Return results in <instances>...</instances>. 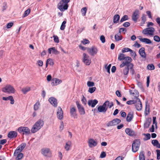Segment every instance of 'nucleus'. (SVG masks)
Masks as SVG:
<instances>
[{"label":"nucleus","instance_id":"nucleus-1","mask_svg":"<svg viewBox=\"0 0 160 160\" xmlns=\"http://www.w3.org/2000/svg\"><path fill=\"white\" fill-rule=\"evenodd\" d=\"M70 0H60L57 4V8L61 12H64L67 10L68 7V3Z\"/></svg>","mask_w":160,"mask_h":160},{"label":"nucleus","instance_id":"nucleus-2","mask_svg":"<svg viewBox=\"0 0 160 160\" xmlns=\"http://www.w3.org/2000/svg\"><path fill=\"white\" fill-rule=\"evenodd\" d=\"M44 124L43 121L41 119H39L37 121L33 126L31 129V132L34 133L38 131L43 126Z\"/></svg>","mask_w":160,"mask_h":160},{"label":"nucleus","instance_id":"nucleus-3","mask_svg":"<svg viewBox=\"0 0 160 160\" xmlns=\"http://www.w3.org/2000/svg\"><path fill=\"white\" fill-rule=\"evenodd\" d=\"M140 145V141L139 139L134 140L132 144V151L135 152L138 150Z\"/></svg>","mask_w":160,"mask_h":160},{"label":"nucleus","instance_id":"nucleus-4","mask_svg":"<svg viewBox=\"0 0 160 160\" xmlns=\"http://www.w3.org/2000/svg\"><path fill=\"white\" fill-rule=\"evenodd\" d=\"M155 31L154 28H148L144 29L142 31V33L144 35L152 36L154 35Z\"/></svg>","mask_w":160,"mask_h":160},{"label":"nucleus","instance_id":"nucleus-5","mask_svg":"<svg viewBox=\"0 0 160 160\" xmlns=\"http://www.w3.org/2000/svg\"><path fill=\"white\" fill-rule=\"evenodd\" d=\"M2 90L3 92L8 93H13L15 91L14 88L10 84L6 85L2 88Z\"/></svg>","mask_w":160,"mask_h":160},{"label":"nucleus","instance_id":"nucleus-6","mask_svg":"<svg viewBox=\"0 0 160 160\" xmlns=\"http://www.w3.org/2000/svg\"><path fill=\"white\" fill-rule=\"evenodd\" d=\"M108 101L105 102L102 105H100L98 108V111L99 112L105 113L108 110L107 106L108 105Z\"/></svg>","mask_w":160,"mask_h":160},{"label":"nucleus","instance_id":"nucleus-7","mask_svg":"<svg viewBox=\"0 0 160 160\" xmlns=\"http://www.w3.org/2000/svg\"><path fill=\"white\" fill-rule=\"evenodd\" d=\"M18 131L20 133L22 132L23 135H28L30 133V129L27 127H20L18 128Z\"/></svg>","mask_w":160,"mask_h":160},{"label":"nucleus","instance_id":"nucleus-8","mask_svg":"<svg viewBox=\"0 0 160 160\" xmlns=\"http://www.w3.org/2000/svg\"><path fill=\"white\" fill-rule=\"evenodd\" d=\"M41 153L44 156L50 157L51 156L52 153L48 148H44L41 150Z\"/></svg>","mask_w":160,"mask_h":160},{"label":"nucleus","instance_id":"nucleus-9","mask_svg":"<svg viewBox=\"0 0 160 160\" xmlns=\"http://www.w3.org/2000/svg\"><path fill=\"white\" fill-rule=\"evenodd\" d=\"M82 61L86 65H89L91 63V60L89 57L85 53L83 54Z\"/></svg>","mask_w":160,"mask_h":160},{"label":"nucleus","instance_id":"nucleus-10","mask_svg":"<svg viewBox=\"0 0 160 160\" xmlns=\"http://www.w3.org/2000/svg\"><path fill=\"white\" fill-rule=\"evenodd\" d=\"M87 51L89 54L92 56L96 54L98 52V49L94 46L92 47L91 48H88Z\"/></svg>","mask_w":160,"mask_h":160},{"label":"nucleus","instance_id":"nucleus-11","mask_svg":"<svg viewBox=\"0 0 160 160\" xmlns=\"http://www.w3.org/2000/svg\"><path fill=\"white\" fill-rule=\"evenodd\" d=\"M139 12L138 9H136L133 12L132 16V19L135 22L137 21V20L139 17Z\"/></svg>","mask_w":160,"mask_h":160},{"label":"nucleus","instance_id":"nucleus-12","mask_svg":"<svg viewBox=\"0 0 160 160\" xmlns=\"http://www.w3.org/2000/svg\"><path fill=\"white\" fill-rule=\"evenodd\" d=\"M121 121L120 119L118 118H115L108 122L107 123V125L108 127L116 125L120 123Z\"/></svg>","mask_w":160,"mask_h":160},{"label":"nucleus","instance_id":"nucleus-13","mask_svg":"<svg viewBox=\"0 0 160 160\" xmlns=\"http://www.w3.org/2000/svg\"><path fill=\"white\" fill-rule=\"evenodd\" d=\"M76 104L80 114L81 115L84 114L85 113L84 109L80 104L79 102L76 101Z\"/></svg>","mask_w":160,"mask_h":160},{"label":"nucleus","instance_id":"nucleus-14","mask_svg":"<svg viewBox=\"0 0 160 160\" xmlns=\"http://www.w3.org/2000/svg\"><path fill=\"white\" fill-rule=\"evenodd\" d=\"M57 116L60 120H62L63 118V112L60 107H58L57 111Z\"/></svg>","mask_w":160,"mask_h":160},{"label":"nucleus","instance_id":"nucleus-15","mask_svg":"<svg viewBox=\"0 0 160 160\" xmlns=\"http://www.w3.org/2000/svg\"><path fill=\"white\" fill-rule=\"evenodd\" d=\"M76 109L75 107L70 108V113L71 115L74 118H77V114L76 113Z\"/></svg>","mask_w":160,"mask_h":160},{"label":"nucleus","instance_id":"nucleus-16","mask_svg":"<svg viewBox=\"0 0 160 160\" xmlns=\"http://www.w3.org/2000/svg\"><path fill=\"white\" fill-rule=\"evenodd\" d=\"M138 101H136L135 106L137 110L140 111L142 109V105L140 99H137Z\"/></svg>","mask_w":160,"mask_h":160},{"label":"nucleus","instance_id":"nucleus-17","mask_svg":"<svg viewBox=\"0 0 160 160\" xmlns=\"http://www.w3.org/2000/svg\"><path fill=\"white\" fill-rule=\"evenodd\" d=\"M88 146L90 148L96 146L97 144V142L94 139H90L88 141Z\"/></svg>","mask_w":160,"mask_h":160},{"label":"nucleus","instance_id":"nucleus-18","mask_svg":"<svg viewBox=\"0 0 160 160\" xmlns=\"http://www.w3.org/2000/svg\"><path fill=\"white\" fill-rule=\"evenodd\" d=\"M52 85L54 86L61 83L62 82V81L58 78H54L52 79Z\"/></svg>","mask_w":160,"mask_h":160},{"label":"nucleus","instance_id":"nucleus-19","mask_svg":"<svg viewBox=\"0 0 160 160\" xmlns=\"http://www.w3.org/2000/svg\"><path fill=\"white\" fill-rule=\"evenodd\" d=\"M98 102V101L96 99H94V100H89L88 101V104L89 106L93 108Z\"/></svg>","mask_w":160,"mask_h":160},{"label":"nucleus","instance_id":"nucleus-20","mask_svg":"<svg viewBox=\"0 0 160 160\" xmlns=\"http://www.w3.org/2000/svg\"><path fill=\"white\" fill-rule=\"evenodd\" d=\"M129 67L130 69H132L133 68V65L132 63H130L128 65L127 67H125L123 70V74L125 75H127L128 73Z\"/></svg>","mask_w":160,"mask_h":160},{"label":"nucleus","instance_id":"nucleus-21","mask_svg":"<svg viewBox=\"0 0 160 160\" xmlns=\"http://www.w3.org/2000/svg\"><path fill=\"white\" fill-rule=\"evenodd\" d=\"M49 101L53 106L57 107V99L51 97L48 99Z\"/></svg>","mask_w":160,"mask_h":160},{"label":"nucleus","instance_id":"nucleus-22","mask_svg":"<svg viewBox=\"0 0 160 160\" xmlns=\"http://www.w3.org/2000/svg\"><path fill=\"white\" fill-rule=\"evenodd\" d=\"M18 135L17 132L14 131H11L10 132L8 135V137L10 138H16Z\"/></svg>","mask_w":160,"mask_h":160},{"label":"nucleus","instance_id":"nucleus-23","mask_svg":"<svg viewBox=\"0 0 160 160\" xmlns=\"http://www.w3.org/2000/svg\"><path fill=\"white\" fill-rule=\"evenodd\" d=\"M126 133L129 136H132L135 135L134 131L129 128H127L125 129Z\"/></svg>","mask_w":160,"mask_h":160},{"label":"nucleus","instance_id":"nucleus-24","mask_svg":"<svg viewBox=\"0 0 160 160\" xmlns=\"http://www.w3.org/2000/svg\"><path fill=\"white\" fill-rule=\"evenodd\" d=\"M141 36H139L138 37L140 41L142 42H145L147 44H150L151 43V41L149 39L147 38H141Z\"/></svg>","mask_w":160,"mask_h":160},{"label":"nucleus","instance_id":"nucleus-25","mask_svg":"<svg viewBox=\"0 0 160 160\" xmlns=\"http://www.w3.org/2000/svg\"><path fill=\"white\" fill-rule=\"evenodd\" d=\"M133 116V112H128L126 118V120L128 122H130L132 119Z\"/></svg>","mask_w":160,"mask_h":160},{"label":"nucleus","instance_id":"nucleus-26","mask_svg":"<svg viewBox=\"0 0 160 160\" xmlns=\"http://www.w3.org/2000/svg\"><path fill=\"white\" fill-rule=\"evenodd\" d=\"M139 53L141 57L144 58H146V54L145 52V48H141L139 50Z\"/></svg>","mask_w":160,"mask_h":160},{"label":"nucleus","instance_id":"nucleus-27","mask_svg":"<svg viewBox=\"0 0 160 160\" xmlns=\"http://www.w3.org/2000/svg\"><path fill=\"white\" fill-rule=\"evenodd\" d=\"M72 145V142L71 141H68L67 142H66L65 146H64L65 149L67 151H69Z\"/></svg>","mask_w":160,"mask_h":160},{"label":"nucleus","instance_id":"nucleus-28","mask_svg":"<svg viewBox=\"0 0 160 160\" xmlns=\"http://www.w3.org/2000/svg\"><path fill=\"white\" fill-rule=\"evenodd\" d=\"M121 31H119L118 33L115 36V38L116 41H118L122 39V36L121 35Z\"/></svg>","mask_w":160,"mask_h":160},{"label":"nucleus","instance_id":"nucleus-29","mask_svg":"<svg viewBox=\"0 0 160 160\" xmlns=\"http://www.w3.org/2000/svg\"><path fill=\"white\" fill-rule=\"evenodd\" d=\"M150 113V106L149 105H148L147 103H146L145 109L144 112V114L145 116H147Z\"/></svg>","mask_w":160,"mask_h":160},{"label":"nucleus","instance_id":"nucleus-30","mask_svg":"<svg viewBox=\"0 0 160 160\" xmlns=\"http://www.w3.org/2000/svg\"><path fill=\"white\" fill-rule=\"evenodd\" d=\"M152 144L154 146H156L157 148H160V144L159 143L157 140H153L152 141Z\"/></svg>","mask_w":160,"mask_h":160},{"label":"nucleus","instance_id":"nucleus-31","mask_svg":"<svg viewBox=\"0 0 160 160\" xmlns=\"http://www.w3.org/2000/svg\"><path fill=\"white\" fill-rule=\"evenodd\" d=\"M124 62L128 66V65L130 64V62L132 61V58L129 57H126L124 58Z\"/></svg>","mask_w":160,"mask_h":160},{"label":"nucleus","instance_id":"nucleus-32","mask_svg":"<svg viewBox=\"0 0 160 160\" xmlns=\"http://www.w3.org/2000/svg\"><path fill=\"white\" fill-rule=\"evenodd\" d=\"M120 19V16L118 14L115 15L113 17V22L114 23H118Z\"/></svg>","mask_w":160,"mask_h":160},{"label":"nucleus","instance_id":"nucleus-33","mask_svg":"<svg viewBox=\"0 0 160 160\" xmlns=\"http://www.w3.org/2000/svg\"><path fill=\"white\" fill-rule=\"evenodd\" d=\"M139 160H145V156L144 155V152L143 151H141L139 155Z\"/></svg>","mask_w":160,"mask_h":160},{"label":"nucleus","instance_id":"nucleus-34","mask_svg":"<svg viewBox=\"0 0 160 160\" xmlns=\"http://www.w3.org/2000/svg\"><path fill=\"white\" fill-rule=\"evenodd\" d=\"M146 20V18L144 14L142 15L141 18V22L140 23V25L142 26L145 23Z\"/></svg>","mask_w":160,"mask_h":160},{"label":"nucleus","instance_id":"nucleus-35","mask_svg":"<svg viewBox=\"0 0 160 160\" xmlns=\"http://www.w3.org/2000/svg\"><path fill=\"white\" fill-rule=\"evenodd\" d=\"M147 68L149 70H153L155 69V67L153 64H149L147 66Z\"/></svg>","mask_w":160,"mask_h":160},{"label":"nucleus","instance_id":"nucleus-36","mask_svg":"<svg viewBox=\"0 0 160 160\" xmlns=\"http://www.w3.org/2000/svg\"><path fill=\"white\" fill-rule=\"evenodd\" d=\"M21 152L22 151L18 147L14 151V156H16L17 154H18L19 153H21Z\"/></svg>","mask_w":160,"mask_h":160},{"label":"nucleus","instance_id":"nucleus-37","mask_svg":"<svg viewBox=\"0 0 160 160\" xmlns=\"http://www.w3.org/2000/svg\"><path fill=\"white\" fill-rule=\"evenodd\" d=\"M30 9H28L26 10L23 14L22 17L24 18L27 16L30 13Z\"/></svg>","mask_w":160,"mask_h":160},{"label":"nucleus","instance_id":"nucleus-38","mask_svg":"<svg viewBox=\"0 0 160 160\" xmlns=\"http://www.w3.org/2000/svg\"><path fill=\"white\" fill-rule=\"evenodd\" d=\"M125 57L124 54L123 53H120L118 56V59L120 60L121 61L124 60Z\"/></svg>","mask_w":160,"mask_h":160},{"label":"nucleus","instance_id":"nucleus-39","mask_svg":"<svg viewBox=\"0 0 160 160\" xmlns=\"http://www.w3.org/2000/svg\"><path fill=\"white\" fill-rule=\"evenodd\" d=\"M87 8L86 7L83 8L81 10V12L82 16H85L86 15L87 11Z\"/></svg>","mask_w":160,"mask_h":160},{"label":"nucleus","instance_id":"nucleus-40","mask_svg":"<svg viewBox=\"0 0 160 160\" xmlns=\"http://www.w3.org/2000/svg\"><path fill=\"white\" fill-rule=\"evenodd\" d=\"M23 156V155L22 153H20L17 154L16 158V160H20L21 159Z\"/></svg>","mask_w":160,"mask_h":160},{"label":"nucleus","instance_id":"nucleus-41","mask_svg":"<svg viewBox=\"0 0 160 160\" xmlns=\"http://www.w3.org/2000/svg\"><path fill=\"white\" fill-rule=\"evenodd\" d=\"M40 105V102L39 101L37 102L34 105V109L36 111L37 110Z\"/></svg>","mask_w":160,"mask_h":160},{"label":"nucleus","instance_id":"nucleus-42","mask_svg":"<svg viewBox=\"0 0 160 160\" xmlns=\"http://www.w3.org/2000/svg\"><path fill=\"white\" fill-rule=\"evenodd\" d=\"M30 87H27L22 89V91L24 94H25L27 92L30 91Z\"/></svg>","mask_w":160,"mask_h":160},{"label":"nucleus","instance_id":"nucleus-43","mask_svg":"<svg viewBox=\"0 0 160 160\" xmlns=\"http://www.w3.org/2000/svg\"><path fill=\"white\" fill-rule=\"evenodd\" d=\"M26 146V144L25 143H23L20 144L18 147L22 151L25 148Z\"/></svg>","mask_w":160,"mask_h":160},{"label":"nucleus","instance_id":"nucleus-44","mask_svg":"<svg viewBox=\"0 0 160 160\" xmlns=\"http://www.w3.org/2000/svg\"><path fill=\"white\" fill-rule=\"evenodd\" d=\"M128 19V17L127 15H125L121 18L120 22L122 23L123 21Z\"/></svg>","mask_w":160,"mask_h":160},{"label":"nucleus","instance_id":"nucleus-45","mask_svg":"<svg viewBox=\"0 0 160 160\" xmlns=\"http://www.w3.org/2000/svg\"><path fill=\"white\" fill-rule=\"evenodd\" d=\"M66 21H63L62 24V25L61 26V27H60V29L62 30H63L65 28V27H66V25H65V24H66Z\"/></svg>","mask_w":160,"mask_h":160},{"label":"nucleus","instance_id":"nucleus-46","mask_svg":"<svg viewBox=\"0 0 160 160\" xmlns=\"http://www.w3.org/2000/svg\"><path fill=\"white\" fill-rule=\"evenodd\" d=\"M96 88L95 87L90 88L88 90V92L91 93H92L94 92L95 91Z\"/></svg>","mask_w":160,"mask_h":160},{"label":"nucleus","instance_id":"nucleus-47","mask_svg":"<svg viewBox=\"0 0 160 160\" xmlns=\"http://www.w3.org/2000/svg\"><path fill=\"white\" fill-rule=\"evenodd\" d=\"M130 51H132V50L128 48H124L122 50V52L123 53Z\"/></svg>","mask_w":160,"mask_h":160},{"label":"nucleus","instance_id":"nucleus-48","mask_svg":"<svg viewBox=\"0 0 160 160\" xmlns=\"http://www.w3.org/2000/svg\"><path fill=\"white\" fill-rule=\"evenodd\" d=\"M153 39L156 42H160V38L158 35H155L154 36Z\"/></svg>","mask_w":160,"mask_h":160},{"label":"nucleus","instance_id":"nucleus-49","mask_svg":"<svg viewBox=\"0 0 160 160\" xmlns=\"http://www.w3.org/2000/svg\"><path fill=\"white\" fill-rule=\"evenodd\" d=\"M132 94L133 95L134 94H135V97L136 98V99H139L138 98V97L139 96V93L136 90H134V92L132 93Z\"/></svg>","mask_w":160,"mask_h":160},{"label":"nucleus","instance_id":"nucleus-50","mask_svg":"<svg viewBox=\"0 0 160 160\" xmlns=\"http://www.w3.org/2000/svg\"><path fill=\"white\" fill-rule=\"evenodd\" d=\"M87 85L88 87H93L94 85V83L92 82L89 81L87 83Z\"/></svg>","mask_w":160,"mask_h":160},{"label":"nucleus","instance_id":"nucleus-51","mask_svg":"<svg viewBox=\"0 0 160 160\" xmlns=\"http://www.w3.org/2000/svg\"><path fill=\"white\" fill-rule=\"evenodd\" d=\"M81 101L84 105H86L87 101L86 98L83 95L82 96V97L81 100Z\"/></svg>","mask_w":160,"mask_h":160},{"label":"nucleus","instance_id":"nucleus-52","mask_svg":"<svg viewBox=\"0 0 160 160\" xmlns=\"http://www.w3.org/2000/svg\"><path fill=\"white\" fill-rule=\"evenodd\" d=\"M48 63L51 66H53L54 64V62L53 60L51 58L48 59L47 60Z\"/></svg>","mask_w":160,"mask_h":160},{"label":"nucleus","instance_id":"nucleus-53","mask_svg":"<svg viewBox=\"0 0 160 160\" xmlns=\"http://www.w3.org/2000/svg\"><path fill=\"white\" fill-rule=\"evenodd\" d=\"M136 103V101L135 100H130L128 101L126 103L128 105H131L135 104Z\"/></svg>","mask_w":160,"mask_h":160},{"label":"nucleus","instance_id":"nucleus-54","mask_svg":"<svg viewBox=\"0 0 160 160\" xmlns=\"http://www.w3.org/2000/svg\"><path fill=\"white\" fill-rule=\"evenodd\" d=\"M157 153V158L158 160L160 159V150L159 149H157L156 150Z\"/></svg>","mask_w":160,"mask_h":160},{"label":"nucleus","instance_id":"nucleus-55","mask_svg":"<svg viewBox=\"0 0 160 160\" xmlns=\"http://www.w3.org/2000/svg\"><path fill=\"white\" fill-rule=\"evenodd\" d=\"M146 138L145 139V140H148L151 138V135L149 133H147L144 134Z\"/></svg>","mask_w":160,"mask_h":160},{"label":"nucleus","instance_id":"nucleus-56","mask_svg":"<svg viewBox=\"0 0 160 160\" xmlns=\"http://www.w3.org/2000/svg\"><path fill=\"white\" fill-rule=\"evenodd\" d=\"M7 8V3L6 2H4L3 3L2 6V11H4Z\"/></svg>","mask_w":160,"mask_h":160},{"label":"nucleus","instance_id":"nucleus-57","mask_svg":"<svg viewBox=\"0 0 160 160\" xmlns=\"http://www.w3.org/2000/svg\"><path fill=\"white\" fill-rule=\"evenodd\" d=\"M54 41L56 43H58L59 42V39L58 37L57 36H53Z\"/></svg>","mask_w":160,"mask_h":160},{"label":"nucleus","instance_id":"nucleus-58","mask_svg":"<svg viewBox=\"0 0 160 160\" xmlns=\"http://www.w3.org/2000/svg\"><path fill=\"white\" fill-rule=\"evenodd\" d=\"M82 43H83V44H86L89 43L90 42L89 41L86 39H84L83 41H82L81 42Z\"/></svg>","mask_w":160,"mask_h":160},{"label":"nucleus","instance_id":"nucleus-59","mask_svg":"<svg viewBox=\"0 0 160 160\" xmlns=\"http://www.w3.org/2000/svg\"><path fill=\"white\" fill-rule=\"evenodd\" d=\"M111 67V64H109L108 67H106V66L105 68L106 70H107V72L109 73H110V69Z\"/></svg>","mask_w":160,"mask_h":160},{"label":"nucleus","instance_id":"nucleus-60","mask_svg":"<svg viewBox=\"0 0 160 160\" xmlns=\"http://www.w3.org/2000/svg\"><path fill=\"white\" fill-rule=\"evenodd\" d=\"M100 39L102 43H103L105 42V39L103 35H102L100 37Z\"/></svg>","mask_w":160,"mask_h":160},{"label":"nucleus","instance_id":"nucleus-61","mask_svg":"<svg viewBox=\"0 0 160 160\" xmlns=\"http://www.w3.org/2000/svg\"><path fill=\"white\" fill-rule=\"evenodd\" d=\"M106 156V152H101L100 155V158H103Z\"/></svg>","mask_w":160,"mask_h":160},{"label":"nucleus","instance_id":"nucleus-62","mask_svg":"<svg viewBox=\"0 0 160 160\" xmlns=\"http://www.w3.org/2000/svg\"><path fill=\"white\" fill-rule=\"evenodd\" d=\"M13 22H9L7 24V28H10L13 26Z\"/></svg>","mask_w":160,"mask_h":160},{"label":"nucleus","instance_id":"nucleus-63","mask_svg":"<svg viewBox=\"0 0 160 160\" xmlns=\"http://www.w3.org/2000/svg\"><path fill=\"white\" fill-rule=\"evenodd\" d=\"M130 24L129 22H126L123 24V26L125 27H128L130 26Z\"/></svg>","mask_w":160,"mask_h":160},{"label":"nucleus","instance_id":"nucleus-64","mask_svg":"<svg viewBox=\"0 0 160 160\" xmlns=\"http://www.w3.org/2000/svg\"><path fill=\"white\" fill-rule=\"evenodd\" d=\"M37 62L39 66L42 67L43 66V62L42 60H38Z\"/></svg>","mask_w":160,"mask_h":160}]
</instances>
